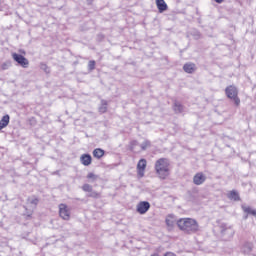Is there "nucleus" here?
Segmentation results:
<instances>
[{
    "label": "nucleus",
    "instance_id": "f257e3e1",
    "mask_svg": "<svg viewBox=\"0 0 256 256\" xmlns=\"http://www.w3.org/2000/svg\"><path fill=\"white\" fill-rule=\"evenodd\" d=\"M171 162H169V159L167 158H160L155 162V171L156 175L160 179H167L169 177V173L171 172Z\"/></svg>",
    "mask_w": 256,
    "mask_h": 256
},
{
    "label": "nucleus",
    "instance_id": "f03ea898",
    "mask_svg": "<svg viewBox=\"0 0 256 256\" xmlns=\"http://www.w3.org/2000/svg\"><path fill=\"white\" fill-rule=\"evenodd\" d=\"M177 225L181 231L188 233L189 235L199 231V223H197V220L195 219L182 218L178 220Z\"/></svg>",
    "mask_w": 256,
    "mask_h": 256
},
{
    "label": "nucleus",
    "instance_id": "7ed1b4c3",
    "mask_svg": "<svg viewBox=\"0 0 256 256\" xmlns=\"http://www.w3.org/2000/svg\"><path fill=\"white\" fill-rule=\"evenodd\" d=\"M225 91H226L227 97L229 99H233L235 105H239V103H241V100L239 99V97H237L238 91L235 86H229L225 89Z\"/></svg>",
    "mask_w": 256,
    "mask_h": 256
},
{
    "label": "nucleus",
    "instance_id": "20e7f679",
    "mask_svg": "<svg viewBox=\"0 0 256 256\" xmlns=\"http://www.w3.org/2000/svg\"><path fill=\"white\" fill-rule=\"evenodd\" d=\"M59 216L64 221H69L71 219V208L66 204L59 205Z\"/></svg>",
    "mask_w": 256,
    "mask_h": 256
},
{
    "label": "nucleus",
    "instance_id": "39448f33",
    "mask_svg": "<svg viewBox=\"0 0 256 256\" xmlns=\"http://www.w3.org/2000/svg\"><path fill=\"white\" fill-rule=\"evenodd\" d=\"M12 59H14V61H16L20 67H23V69H27V67H29V60L21 54L13 53Z\"/></svg>",
    "mask_w": 256,
    "mask_h": 256
},
{
    "label": "nucleus",
    "instance_id": "423d86ee",
    "mask_svg": "<svg viewBox=\"0 0 256 256\" xmlns=\"http://www.w3.org/2000/svg\"><path fill=\"white\" fill-rule=\"evenodd\" d=\"M149 209H151V204L147 201H142L137 205V212L140 213V215H145Z\"/></svg>",
    "mask_w": 256,
    "mask_h": 256
},
{
    "label": "nucleus",
    "instance_id": "0eeeda50",
    "mask_svg": "<svg viewBox=\"0 0 256 256\" xmlns=\"http://www.w3.org/2000/svg\"><path fill=\"white\" fill-rule=\"evenodd\" d=\"M145 169H147V160L140 159L137 164V171H138L139 177H144Z\"/></svg>",
    "mask_w": 256,
    "mask_h": 256
},
{
    "label": "nucleus",
    "instance_id": "6e6552de",
    "mask_svg": "<svg viewBox=\"0 0 256 256\" xmlns=\"http://www.w3.org/2000/svg\"><path fill=\"white\" fill-rule=\"evenodd\" d=\"M207 180V177L203 175V173H197L193 177V183L194 185H203L204 181Z\"/></svg>",
    "mask_w": 256,
    "mask_h": 256
},
{
    "label": "nucleus",
    "instance_id": "1a4fd4ad",
    "mask_svg": "<svg viewBox=\"0 0 256 256\" xmlns=\"http://www.w3.org/2000/svg\"><path fill=\"white\" fill-rule=\"evenodd\" d=\"M156 7L159 13H164V11H167L168 9V6H167V3H165V0H156Z\"/></svg>",
    "mask_w": 256,
    "mask_h": 256
},
{
    "label": "nucleus",
    "instance_id": "9d476101",
    "mask_svg": "<svg viewBox=\"0 0 256 256\" xmlns=\"http://www.w3.org/2000/svg\"><path fill=\"white\" fill-rule=\"evenodd\" d=\"M80 161H81L82 165H84L85 167H89V165L91 164V161H93V159L91 158V155L83 154L80 157Z\"/></svg>",
    "mask_w": 256,
    "mask_h": 256
},
{
    "label": "nucleus",
    "instance_id": "9b49d317",
    "mask_svg": "<svg viewBox=\"0 0 256 256\" xmlns=\"http://www.w3.org/2000/svg\"><path fill=\"white\" fill-rule=\"evenodd\" d=\"M27 205L28 207H32V209H35V207L39 205V198L35 196L27 198Z\"/></svg>",
    "mask_w": 256,
    "mask_h": 256
},
{
    "label": "nucleus",
    "instance_id": "f8f14e48",
    "mask_svg": "<svg viewBox=\"0 0 256 256\" xmlns=\"http://www.w3.org/2000/svg\"><path fill=\"white\" fill-rule=\"evenodd\" d=\"M228 199L231 201H241V197H239V192L232 190L227 194Z\"/></svg>",
    "mask_w": 256,
    "mask_h": 256
},
{
    "label": "nucleus",
    "instance_id": "ddd939ff",
    "mask_svg": "<svg viewBox=\"0 0 256 256\" xmlns=\"http://www.w3.org/2000/svg\"><path fill=\"white\" fill-rule=\"evenodd\" d=\"M196 69L197 68L195 67V64H193V63H186L183 66V70L185 71V73H195Z\"/></svg>",
    "mask_w": 256,
    "mask_h": 256
},
{
    "label": "nucleus",
    "instance_id": "4468645a",
    "mask_svg": "<svg viewBox=\"0 0 256 256\" xmlns=\"http://www.w3.org/2000/svg\"><path fill=\"white\" fill-rule=\"evenodd\" d=\"M253 251V244L246 242L244 243V245L242 246V252H244L246 255H249V253H251Z\"/></svg>",
    "mask_w": 256,
    "mask_h": 256
},
{
    "label": "nucleus",
    "instance_id": "2eb2a0df",
    "mask_svg": "<svg viewBox=\"0 0 256 256\" xmlns=\"http://www.w3.org/2000/svg\"><path fill=\"white\" fill-rule=\"evenodd\" d=\"M103 155H105V150L100 149V148L94 149L93 157H95L96 159H101V157H103Z\"/></svg>",
    "mask_w": 256,
    "mask_h": 256
},
{
    "label": "nucleus",
    "instance_id": "dca6fc26",
    "mask_svg": "<svg viewBox=\"0 0 256 256\" xmlns=\"http://www.w3.org/2000/svg\"><path fill=\"white\" fill-rule=\"evenodd\" d=\"M242 209H243L244 213H247L248 215H253L254 217H256V210H253L251 207L242 206Z\"/></svg>",
    "mask_w": 256,
    "mask_h": 256
},
{
    "label": "nucleus",
    "instance_id": "f3484780",
    "mask_svg": "<svg viewBox=\"0 0 256 256\" xmlns=\"http://www.w3.org/2000/svg\"><path fill=\"white\" fill-rule=\"evenodd\" d=\"M173 109L175 113H183V105L179 102H174Z\"/></svg>",
    "mask_w": 256,
    "mask_h": 256
},
{
    "label": "nucleus",
    "instance_id": "a211bd4d",
    "mask_svg": "<svg viewBox=\"0 0 256 256\" xmlns=\"http://www.w3.org/2000/svg\"><path fill=\"white\" fill-rule=\"evenodd\" d=\"M99 112L107 113V101L106 100L101 101V106L99 107Z\"/></svg>",
    "mask_w": 256,
    "mask_h": 256
},
{
    "label": "nucleus",
    "instance_id": "6ab92c4d",
    "mask_svg": "<svg viewBox=\"0 0 256 256\" xmlns=\"http://www.w3.org/2000/svg\"><path fill=\"white\" fill-rule=\"evenodd\" d=\"M11 67V61H6L1 64L0 69L1 71H7Z\"/></svg>",
    "mask_w": 256,
    "mask_h": 256
},
{
    "label": "nucleus",
    "instance_id": "aec40b11",
    "mask_svg": "<svg viewBox=\"0 0 256 256\" xmlns=\"http://www.w3.org/2000/svg\"><path fill=\"white\" fill-rule=\"evenodd\" d=\"M9 115H5L2 117V119L0 120V123L4 126L7 127V125H9Z\"/></svg>",
    "mask_w": 256,
    "mask_h": 256
},
{
    "label": "nucleus",
    "instance_id": "412c9836",
    "mask_svg": "<svg viewBox=\"0 0 256 256\" xmlns=\"http://www.w3.org/2000/svg\"><path fill=\"white\" fill-rule=\"evenodd\" d=\"M82 190L86 193H93V186H91L90 184H84L82 186Z\"/></svg>",
    "mask_w": 256,
    "mask_h": 256
},
{
    "label": "nucleus",
    "instance_id": "4be33fe9",
    "mask_svg": "<svg viewBox=\"0 0 256 256\" xmlns=\"http://www.w3.org/2000/svg\"><path fill=\"white\" fill-rule=\"evenodd\" d=\"M142 151H145L148 147H151V142L149 140H145L141 145H140Z\"/></svg>",
    "mask_w": 256,
    "mask_h": 256
},
{
    "label": "nucleus",
    "instance_id": "5701e85b",
    "mask_svg": "<svg viewBox=\"0 0 256 256\" xmlns=\"http://www.w3.org/2000/svg\"><path fill=\"white\" fill-rule=\"evenodd\" d=\"M88 69H89L90 71H93V69H95V60L89 61V63H88Z\"/></svg>",
    "mask_w": 256,
    "mask_h": 256
},
{
    "label": "nucleus",
    "instance_id": "b1692460",
    "mask_svg": "<svg viewBox=\"0 0 256 256\" xmlns=\"http://www.w3.org/2000/svg\"><path fill=\"white\" fill-rule=\"evenodd\" d=\"M87 179H92V181L97 180V175H95L93 172L88 173Z\"/></svg>",
    "mask_w": 256,
    "mask_h": 256
},
{
    "label": "nucleus",
    "instance_id": "393cba45",
    "mask_svg": "<svg viewBox=\"0 0 256 256\" xmlns=\"http://www.w3.org/2000/svg\"><path fill=\"white\" fill-rule=\"evenodd\" d=\"M40 69H42V71H45V73H49V67L47 66V64H41L40 65Z\"/></svg>",
    "mask_w": 256,
    "mask_h": 256
},
{
    "label": "nucleus",
    "instance_id": "a878e982",
    "mask_svg": "<svg viewBox=\"0 0 256 256\" xmlns=\"http://www.w3.org/2000/svg\"><path fill=\"white\" fill-rule=\"evenodd\" d=\"M166 224L168 225V227H173V221L169 218H166Z\"/></svg>",
    "mask_w": 256,
    "mask_h": 256
},
{
    "label": "nucleus",
    "instance_id": "bb28decb",
    "mask_svg": "<svg viewBox=\"0 0 256 256\" xmlns=\"http://www.w3.org/2000/svg\"><path fill=\"white\" fill-rule=\"evenodd\" d=\"M89 197L97 198V197H99V193L92 191V192L90 193Z\"/></svg>",
    "mask_w": 256,
    "mask_h": 256
},
{
    "label": "nucleus",
    "instance_id": "cd10ccee",
    "mask_svg": "<svg viewBox=\"0 0 256 256\" xmlns=\"http://www.w3.org/2000/svg\"><path fill=\"white\" fill-rule=\"evenodd\" d=\"M6 126H3L2 123L0 122V131L1 129H5Z\"/></svg>",
    "mask_w": 256,
    "mask_h": 256
},
{
    "label": "nucleus",
    "instance_id": "c85d7f7f",
    "mask_svg": "<svg viewBox=\"0 0 256 256\" xmlns=\"http://www.w3.org/2000/svg\"><path fill=\"white\" fill-rule=\"evenodd\" d=\"M225 0H215L216 3H223Z\"/></svg>",
    "mask_w": 256,
    "mask_h": 256
},
{
    "label": "nucleus",
    "instance_id": "c756f323",
    "mask_svg": "<svg viewBox=\"0 0 256 256\" xmlns=\"http://www.w3.org/2000/svg\"><path fill=\"white\" fill-rule=\"evenodd\" d=\"M133 145H137V141H134V142H133Z\"/></svg>",
    "mask_w": 256,
    "mask_h": 256
},
{
    "label": "nucleus",
    "instance_id": "7c9ffc66",
    "mask_svg": "<svg viewBox=\"0 0 256 256\" xmlns=\"http://www.w3.org/2000/svg\"><path fill=\"white\" fill-rule=\"evenodd\" d=\"M247 217H248V216L246 215V216L244 217V219H247Z\"/></svg>",
    "mask_w": 256,
    "mask_h": 256
},
{
    "label": "nucleus",
    "instance_id": "2f4dec72",
    "mask_svg": "<svg viewBox=\"0 0 256 256\" xmlns=\"http://www.w3.org/2000/svg\"><path fill=\"white\" fill-rule=\"evenodd\" d=\"M153 256H157V255H153Z\"/></svg>",
    "mask_w": 256,
    "mask_h": 256
}]
</instances>
